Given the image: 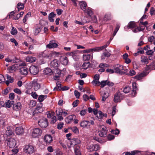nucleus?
Wrapping results in <instances>:
<instances>
[{"instance_id":"obj_1","label":"nucleus","mask_w":155,"mask_h":155,"mask_svg":"<svg viewBox=\"0 0 155 155\" xmlns=\"http://www.w3.org/2000/svg\"><path fill=\"white\" fill-rule=\"evenodd\" d=\"M42 104L40 103L39 104L37 105L35 110L33 111L32 113V118L33 119H36L37 118V117H35V116H37V114L38 113H41L43 111L42 107Z\"/></svg>"},{"instance_id":"obj_2","label":"nucleus","mask_w":155,"mask_h":155,"mask_svg":"<svg viewBox=\"0 0 155 155\" xmlns=\"http://www.w3.org/2000/svg\"><path fill=\"white\" fill-rule=\"evenodd\" d=\"M39 125L42 128H45L48 126V122L47 119L44 117H41L38 121Z\"/></svg>"},{"instance_id":"obj_3","label":"nucleus","mask_w":155,"mask_h":155,"mask_svg":"<svg viewBox=\"0 0 155 155\" xmlns=\"http://www.w3.org/2000/svg\"><path fill=\"white\" fill-rule=\"evenodd\" d=\"M24 151L27 154H31L34 152L35 149L33 146L30 145H27L25 146Z\"/></svg>"},{"instance_id":"obj_4","label":"nucleus","mask_w":155,"mask_h":155,"mask_svg":"<svg viewBox=\"0 0 155 155\" xmlns=\"http://www.w3.org/2000/svg\"><path fill=\"white\" fill-rule=\"evenodd\" d=\"M26 64L25 63H22L21 65L20 66L19 72L23 75H26L28 73V68L25 66Z\"/></svg>"},{"instance_id":"obj_5","label":"nucleus","mask_w":155,"mask_h":155,"mask_svg":"<svg viewBox=\"0 0 155 155\" xmlns=\"http://www.w3.org/2000/svg\"><path fill=\"white\" fill-rule=\"evenodd\" d=\"M42 133L41 130L39 128H35L33 130L32 133V136L34 138L40 136Z\"/></svg>"},{"instance_id":"obj_6","label":"nucleus","mask_w":155,"mask_h":155,"mask_svg":"<svg viewBox=\"0 0 155 155\" xmlns=\"http://www.w3.org/2000/svg\"><path fill=\"white\" fill-rule=\"evenodd\" d=\"M53 56V53L51 52L47 53L46 51H44L39 54V56L44 58H48L49 59L51 58Z\"/></svg>"},{"instance_id":"obj_7","label":"nucleus","mask_w":155,"mask_h":155,"mask_svg":"<svg viewBox=\"0 0 155 155\" xmlns=\"http://www.w3.org/2000/svg\"><path fill=\"white\" fill-rule=\"evenodd\" d=\"M80 126L84 128L88 129L90 128L91 123L89 121L83 120L81 122Z\"/></svg>"},{"instance_id":"obj_8","label":"nucleus","mask_w":155,"mask_h":155,"mask_svg":"<svg viewBox=\"0 0 155 155\" xmlns=\"http://www.w3.org/2000/svg\"><path fill=\"white\" fill-rule=\"evenodd\" d=\"M122 98V95L120 92L116 93L114 97V101L115 102H120Z\"/></svg>"},{"instance_id":"obj_9","label":"nucleus","mask_w":155,"mask_h":155,"mask_svg":"<svg viewBox=\"0 0 155 155\" xmlns=\"http://www.w3.org/2000/svg\"><path fill=\"white\" fill-rule=\"evenodd\" d=\"M29 70L31 74L34 75L37 74L39 71L38 68L35 65L31 66Z\"/></svg>"},{"instance_id":"obj_10","label":"nucleus","mask_w":155,"mask_h":155,"mask_svg":"<svg viewBox=\"0 0 155 155\" xmlns=\"http://www.w3.org/2000/svg\"><path fill=\"white\" fill-rule=\"evenodd\" d=\"M7 144L10 148L14 147L16 144V141L14 138H11L8 139Z\"/></svg>"},{"instance_id":"obj_11","label":"nucleus","mask_w":155,"mask_h":155,"mask_svg":"<svg viewBox=\"0 0 155 155\" xmlns=\"http://www.w3.org/2000/svg\"><path fill=\"white\" fill-rule=\"evenodd\" d=\"M32 86L35 91L38 90L40 88V84L38 83L37 79H34L32 82Z\"/></svg>"},{"instance_id":"obj_12","label":"nucleus","mask_w":155,"mask_h":155,"mask_svg":"<svg viewBox=\"0 0 155 155\" xmlns=\"http://www.w3.org/2000/svg\"><path fill=\"white\" fill-rule=\"evenodd\" d=\"M55 42V41L53 40L50 41L49 44L46 45V48H57L58 45Z\"/></svg>"},{"instance_id":"obj_13","label":"nucleus","mask_w":155,"mask_h":155,"mask_svg":"<svg viewBox=\"0 0 155 155\" xmlns=\"http://www.w3.org/2000/svg\"><path fill=\"white\" fill-rule=\"evenodd\" d=\"M123 68V66L119 64H117L115 65L114 68V70L116 73L120 74H122V72L121 71V69Z\"/></svg>"},{"instance_id":"obj_14","label":"nucleus","mask_w":155,"mask_h":155,"mask_svg":"<svg viewBox=\"0 0 155 155\" xmlns=\"http://www.w3.org/2000/svg\"><path fill=\"white\" fill-rule=\"evenodd\" d=\"M44 140L46 143H50L53 141V138L50 134H46L44 137Z\"/></svg>"},{"instance_id":"obj_15","label":"nucleus","mask_w":155,"mask_h":155,"mask_svg":"<svg viewBox=\"0 0 155 155\" xmlns=\"http://www.w3.org/2000/svg\"><path fill=\"white\" fill-rule=\"evenodd\" d=\"M42 28V26L41 25H36L34 31V35H38L41 31Z\"/></svg>"},{"instance_id":"obj_16","label":"nucleus","mask_w":155,"mask_h":155,"mask_svg":"<svg viewBox=\"0 0 155 155\" xmlns=\"http://www.w3.org/2000/svg\"><path fill=\"white\" fill-rule=\"evenodd\" d=\"M59 66V62L57 60H54L51 63V67L52 68H57Z\"/></svg>"},{"instance_id":"obj_17","label":"nucleus","mask_w":155,"mask_h":155,"mask_svg":"<svg viewBox=\"0 0 155 155\" xmlns=\"http://www.w3.org/2000/svg\"><path fill=\"white\" fill-rule=\"evenodd\" d=\"M80 140L78 138H74L72 139L71 140V145H75L80 143Z\"/></svg>"},{"instance_id":"obj_18","label":"nucleus","mask_w":155,"mask_h":155,"mask_svg":"<svg viewBox=\"0 0 155 155\" xmlns=\"http://www.w3.org/2000/svg\"><path fill=\"white\" fill-rule=\"evenodd\" d=\"M16 133L18 135H21L24 133V130L23 128L21 127H17L15 130Z\"/></svg>"},{"instance_id":"obj_19","label":"nucleus","mask_w":155,"mask_h":155,"mask_svg":"<svg viewBox=\"0 0 155 155\" xmlns=\"http://www.w3.org/2000/svg\"><path fill=\"white\" fill-rule=\"evenodd\" d=\"M21 107V105L20 102H18L13 105V108L15 110H19Z\"/></svg>"},{"instance_id":"obj_20","label":"nucleus","mask_w":155,"mask_h":155,"mask_svg":"<svg viewBox=\"0 0 155 155\" xmlns=\"http://www.w3.org/2000/svg\"><path fill=\"white\" fill-rule=\"evenodd\" d=\"M5 134L7 136H11L13 134V132L11 129V127L10 126L7 127L5 130Z\"/></svg>"},{"instance_id":"obj_21","label":"nucleus","mask_w":155,"mask_h":155,"mask_svg":"<svg viewBox=\"0 0 155 155\" xmlns=\"http://www.w3.org/2000/svg\"><path fill=\"white\" fill-rule=\"evenodd\" d=\"M56 14H54L53 12H51L49 14L48 20L51 22H53L54 21V18L55 17Z\"/></svg>"},{"instance_id":"obj_22","label":"nucleus","mask_w":155,"mask_h":155,"mask_svg":"<svg viewBox=\"0 0 155 155\" xmlns=\"http://www.w3.org/2000/svg\"><path fill=\"white\" fill-rule=\"evenodd\" d=\"M61 61L62 64L64 65H66L68 64V59L66 57H61Z\"/></svg>"},{"instance_id":"obj_23","label":"nucleus","mask_w":155,"mask_h":155,"mask_svg":"<svg viewBox=\"0 0 155 155\" xmlns=\"http://www.w3.org/2000/svg\"><path fill=\"white\" fill-rule=\"evenodd\" d=\"M146 70L148 71L150 70L155 69V62H153L151 64L146 68Z\"/></svg>"},{"instance_id":"obj_24","label":"nucleus","mask_w":155,"mask_h":155,"mask_svg":"<svg viewBox=\"0 0 155 155\" xmlns=\"http://www.w3.org/2000/svg\"><path fill=\"white\" fill-rule=\"evenodd\" d=\"M74 116L73 115H71L66 118L65 119V121L68 124L70 123L73 120Z\"/></svg>"},{"instance_id":"obj_25","label":"nucleus","mask_w":155,"mask_h":155,"mask_svg":"<svg viewBox=\"0 0 155 155\" xmlns=\"http://www.w3.org/2000/svg\"><path fill=\"white\" fill-rule=\"evenodd\" d=\"M80 8L83 11L86 9L87 6V3L84 1H82L80 2L79 3Z\"/></svg>"},{"instance_id":"obj_26","label":"nucleus","mask_w":155,"mask_h":155,"mask_svg":"<svg viewBox=\"0 0 155 155\" xmlns=\"http://www.w3.org/2000/svg\"><path fill=\"white\" fill-rule=\"evenodd\" d=\"M141 61L142 63L144 64H147L148 63V59L147 57L142 55L141 58Z\"/></svg>"},{"instance_id":"obj_27","label":"nucleus","mask_w":155,"mask_h":155,"mask_svg":"<svg viewBox=\"0 0 155 155\" xmlns=\"http://www.w3.org/2000/svg\"><path fill=\"white\" fill-rule=\"evenodd\" d=\"M107 133V131L100 130L98 131L99 135L102 137H106Z\"/></svg>"},{"instance_id":"obj_28","label":"nucleus","mask_w":155,"mask_h":155,"mask_svg":"<svg viewBox=\"0 0 155 155\" xmlns=\"http://www.w3.org/2000/svg\"><path fill=\"white\" fill-rule=\"evenodd\" d=\"M57 86L56 87H55L54 89V91H60L61 89L62 88L61 87V84H60V82L58 81L56 83Z\"/></svg>"},{"instance_id":"obj_29","label":"nucleus","mask_w":155,"mask_h":155,"mask_svg":"<svg viewBox=\"0 0 155 155\" xmlns=\"http://www.w3.org/2000/svg\"><path fill=\"white\" fill-rule=\"evenodd\" d=\"M26 61L30 63H33L36 60V58L35 57L32 56L27 57L26 59Z\"/></svg>"},{"instance_id":"obj_30","label":"nucleus","mask_w":155,"mask_h":155,"mask_svg":"<svg viewBox=\"0 0 155 155\" xmlns=\"http://www.w3.org/2000/svg\"><path fill=\"white\" fill-rule=\"evenodd\" d=\"M85 13H87L90 17L93 15V12L91 10V8H88L84 11Z\"/></svg>"},{"instance_id":"obj_31","label":"nucleus","mask_w":155,"mask_h":155,"mask_svg":"<svg viewBox=\"0 0 155 155\" xmlns=\"http://www.w3.org/2000/svg\"><path fill=\"white\" fill-rule=\"evenodd\" d=\"M136 26V24L134 21H131L127 25V27L129 28H134Z\"/></svg>"},{"instance_id":"obj_32","label":"nucleus","mask_w":155,"mask_h":155,"mask_svg":"<svg viewBox=\"0 0 155 155\" xmlns=\"http://www.w3.org/2000/svg\"><path fill=\"white\" fill-rule=\"evenodd\" d=\"M145 76V74L143 73H142L136 75L134 77L137 80H139Z\"/></svg>"},{"instance_id":"obj_33","label":"nucleus","mask_w":155,"mask_h":155,"mask_svg":"<svg viewBox=\"0 0 155 155\" xmlns=\"http://www.w3.org/2000/svg\"><path fill=\"white\" fill-rule=\"evenodd\" d=\"M14 103V101L7 100L5 102L6 106L8 108H10L12 107Z\"/></svg>"},{"instance_id":"obj_34","label":"nucleus","mask_w":155,"mask_h":155,"mask_svg":"<svg viewBox=\"0 0 155 155\" xmlns=\"http://www.w3.org/2000/svg\"><path fill=\"white\" fill-rule=\"evenodd\" d=\"M80 148L77 145L74 148V152L75 155H81V152L79 150Z\"/></svg>"},{"instance_id":"obj_35","label":"nucleus","mask_w":155,"mask_h":155,"mask_svg":"<svg viewBox=\"0 0 155 155\" xmlns=\"http://www.w3.org/2000/svg\"><path fill=\"white\" fill-rule=\"evenodd\" d=\"M90 65V64L89 62H84L82 66V68L84 69H86L89 67Z\"/></svg>"},{"instance_id":"obj_36","label":"nucleus","mask_w":155,"mask_h":155,"mask_svg":"<svg viewBox=\"0 0 155 155\" xmlns=\"http://www.w3.org/2000/svg\"><path fill=\"white\" fill-rule=\"evenodd\" d=\"M18 9V11L24 9V4L21 3H18L17 4Z\"/></svg>"},{"instance_id":"obj_37","label":"nucleus","mask_w":155,"mask_h":155,"mask_svg":"<svg viewBox=\"0 0 155 155\" xmlns=\"http://www.w3.org/2000/svg\"><path fill=\"white\" fill-rule=\"evenodd\" d=\"M47 97V95H41L39 96L38 100L40 102H41L43 101Z\"/></svg>"},{"instance_id":"obj_38","label":"nucleus","mask_w":155,"mask_h":155,"mask_svg":"<svg viewBox=\"0 0 155 155\" xmlns=\"http://www.w3.org/2000/svg\"><path fill=\"white\" fill-rule=\"evenodd\" d=\"M7 70L8 72L12 73L15 71L16 68L14 65H12L8 68Z\"/></svg>"},{"instance_id":"obj_39","label":"nucleus","mask_w":155,"mask_h":155,"mask_svg":"<svg viewBox=\"0 0 155 155\" xmlns=\"http://www.w3.org/2000/svg\"><path fill=\"white\" fill-rule=\"evenodd\" d=\"M91 56V54H83V58L84 61H88L90 59Z\"/></svg>"},{"instance_id":"obj_40","label":"nucleus","mask_w":155,"mask_h":155,"mask_svg":"<svg viewBox=\"0 0 155 155\" xmlns=\"http://www.w3.org/2000/svg\"><path fill=\"white\" fill-rule=\"evenodd\" d=\"M122 71H121L122 72V74H128L129 69L127 68L126 67H124L123 66V68H121Z\"/></svg>"},{"instance_id":"obj_41","label":"nucleus","mask_w":155,"mask_h":155,"mask_svg":"<svg viewBox=\"0 0 155 155\" xmlns=\"http://www.w3.org/2000/svg\"><path fill=\"white\" fill-rule=\"evenodd\" d=\"M131 90V88L130 87H125L124 88L123 91L125 94L128 93Z\"/></svg>"},{"instance_id":"obj_42","label":"nucleus","mask_w":155,"mask_h":155,"mask_svg":"<svg viewBox=\"0 0 155 155\" xmlns=\"http://www.w3.org/2000/svg\"><path fill=\"white\" fill-rule=\"evenodd\" d=\"M111 19V15L110 14H105L104 18V20L106 21L110 20Z\"/></svg>"},{"instance_id":"obj_43","label":"nucleus","mask_w":155,"mask_h":155,"mask_svg":"<svg viewBox=\"0 0 155 155\" xmlns=\"http://www.w3.org/2000/svg\"><path fill=\"white\" fill-rule=\"evenodd\" d=\"M71 130L74 133L78 134L79 133V130L76 127H74L71 128Z\"/></svg>"},{"instance_id":"obj_44","label":"nucleus","mask_w":155,"mask_h":155,"mask_svg":"<svg viewBox=\"0 0 155 155\" xmlns=\"http://www.w3.org/2000/svg\"><path fill=\"white\" fill-rule=\"evenodd\" d=\"M104 56L105 57H108L110 56V54L107 52H104L103 54V55L102 56H101V58L102 59H104Z\"/></svg>"},{"instance_id":"obj_45","label":"nucleus","mask_w":155,"mask_h":155,"mask_svg":"<svg viewBox=\"0 0 155 155\" xmlns=\"http://www.w3.org/2000/svg\"><path fill=\"white\" fill-rule=\"evenodd\" d=\"M17 31L15 28L13 27L11 30V33L12 35H15L17 34Z\"/></svg>"},{"instance_id":"obj_46","label":"nucleus","mask_w":155,"mask_h":155,"mask_svg":"<svg viewBox=\"0 0 155 155\" xmlns=\"http://www.w3.org/2000/svg\"><path fill=\"white\" fill-rule=\"evenodd\" d=\"M58 75H55L54 77V78L55 80H59L60 75L61 74V72L60 71L58 73Z\"/></svg>"},{"instance_id":"obj_47","label":"nucleus","mask_w":155,"mask_h":155,"mask_svg":"<svg viewBox=\"0 0 155 155\" xmlns=\"http://www.w3.org/2000/svg\"><path fill=\"white\" fill-rule=\"evenodd\" d=\"M108 94H107L106 93L104 92L103 94V95L102 97V101H105L106 99L108 97Z\"/></svg>"},{"instance_id":"obj_48","label":"nucleus","mask_w":155,"mask_h":155,"mask_svg":"<svg viewBox=\"0 0 155 155\" xmlns=\"http://www.w3.org/2000/svg\"><path fill=\"white\" fill-rule=\"evenodd\" d=\"M136 73L135 71L133 70H130V71H129L128 74H127L130 76H133L136 74Z\"/></svg>"},{"instance_id":"obj_49","label":"nucleus","mask_w":155,"mask_h":155,"mask_svg":"<svg viewBox=\"0 0 155 155\" xmlns=\"http://www.w3.org/2000/svg\"><path fill=\"white\" fill-rule=\"evenodd\" d=\"M120 27V25H117L116 26L114 32L113 33V37H114L116 34L117 31L119 29Z\"/></svg>"},{"instance_id":"obj_50","label":"nucleus","mask_w":155,"mask_h":155,"mask_svg":"<svg viewBox=\"0 0 155 155\" xmlns=\"http://www.w3.org/2000/svg\"><path fill=\"white\" fill-rule=\"evenodd\" d=\"M48 118H50L54 115V113L51 111H48L46 113Z\"/></svg>"},{"instance_id":"obj_51","label":"nucleus","mask_w":155,"mask_h":155,"mask_svg":"<svg viewBox=\"0 0 155 155\" xmlns=\"http://www.w3.org/2000/svg\"><path fill=\"white\" fill-rule=\"evenodd\" d=\"M93 84L94 85H100V82L99 81V80H93L92 81Z\"/></svg>"},{"instance_id":"obj_52","label":"nucleus","mask_w":155,"mask_h":155,"mask_svg":"<svg viewBox=\"0 0 155 155\" xmlns=\"http://www.w3.org/2000/svg\"><path fill=\"white\" fill-rule=\"evenodd\" d=\"M107 81H103L100 83V85H101V87H103L107 85Z\"/></svg>"},{"instance_id":"obj_53","label":"nucleus","mask_w":155,"mask_h":155,"mask_svg":"<svg viewBox=\"0 0 155 155\" xmlns=\"http://www.w3.org/2000/svg\"><path fill=\"white\" fill-rule=\"evenodd\" d=\"M57 118L56 116H53L51 119V124H53L55 123L57 121Z\"/></svg>"},{"instance_id":"obj_54","label":"nucleus","mask_w":155,"mask_h":155,"mask_svg":"<svg viewBox=\"0 0 155 155\" xmlns=\"http://www.w3.org/2000/svg\"><path fill=\"white\" fill-rule=\"evenodd\" d=\"M52 72V70L48 68H46L45 70V73L46 74H49L51 73Z\"/></svg>"},{"instance_id":"obj_55","label":"nucleus","mask_w":155,"mask_h":155,"mask_svg":"<svg viewBox=\"0 0 155 155\" xmlns=\"http://www.w3.org/2000/svg\"><path fill=\"white\" fill-rule=\"evenodd\" d=\"M111 132L112 134L117 135L119 133L120 131L118 130L117 129L115 130H112Z\"/></svg>"},{"instance_id":"obj_56","label":"nucleus","mask_w":155,"mask_h":155,"mask_svg":"<svg viewBox=\"0 0 155 155\" xmlns=\"http://www.w3.org/2000/svg\"><path fill=\"white\" fill-rule=\"evenodd\" d=\"M6 77H7V79L10 81V83H12L13 82V79L10 76L7 74L6 75Z\"/></svg>"},{"instance_id":"obj_57","label":"nucleus","mask_w":155,"mask_h":155,"mask_svg":"<svg viewBox=\"0 0 155 155\" xmlns=\"http://www.w3.org/2000/svg\"><path fill=\"white\" fill-rule=\"evenodd\" d=\"M78 51H73L71 52L69 54V55L72 57H74L77 54Z\"/></svg>"},{"instance_id":"obj_58","label":"nucleus","mask_w":155,"mask_h":155,"mask_svg":"<svg viewBox=\"0 0 155 155\" xmlns=\"http://www.w3.org/2000/svg\"><path fill=\"white\" fill-rule=\"evenodd\" d=\"M98 113L99 115H98L97 117L98 118L101 119L104 117V114L101 111H99Z\"/></svg>"},{"instance_id":"obj_59","label":"nucleus","mask_w":155,"mask_h":155,"mask_svg":"<svg viewBox=\"0 0 155 155\" xmlns=\"http://www.w3.org/2000/svg\"><path fill=\"white\" fill-rule=\"evenodd\" d=\"M100 149V147L99 146L98 144L94 145V151H97V150H99Z\"/></svg>"},{"instance_id":"obj_60","label":"nucleus","mask_w":155,"mask_h":155,"mask_svg":"<svg viewBox=\"0 0 155 155\" xmlns=\"http://www.w3.org/2000/svg\"><path fill=\"white\" fill-rule=\"evenodd\" d=\"M31 96L35 99H37L38 97V95L36 92H32L31 93Z\"/></svg>"},{"instance_id":"obj_61","label":"nucleus","mask_w":155,"mask_h":155,"mask_svg":"<svg viewBox=\"0 0 155 155\" xmlns=\"http://www.w3.org/2000/svg\"><path fill=\"white\" fill-rule=\"evenodd\" d=\"M5 81L4 76L2 74H0V83H4Z\"/></svg>"},{"instance_id":"obj_62","label":"nucleus","mask_w":155,"mask_h":155,"mask_svg":"<svg viewBox=\"0 0 155 155\" xmlns=\"http://www.w3.org/2000/svg\"><path fill=\"white\" fill-rule=\"evenodd\" d=\"M86 109H84L80 111V114L81 116H83L86 113Z\"/></svg>"},{"instance_id":"obj_63","label":"nucleus","mask_w":155,"mask_h":155,"mask_svg":"<svg viewBox=\"0 0 155 155\" xmlns=\"http://www.w3.org/2000/svg\"><path fill=\"white\" fill-rule=\"evenodd\" d=\"M107 138L109 140H111L114 138V136L112 134H109L107 135Z\"/></svg>"},{"instance_id":"obj_64","label":"nucleus","mask_w":155,"mask_h":155,"mask_svg":"<svg viewBox=\"0 0 155 155\" xmlns=\"http://www.w3.org/2000/svg\"><path fill=\"white\" fill-rule=\"evenodd\" d=\"M150 13L151 15H155V10L152 7L151 8L150 11Z\"/></svg>"}]
</instances>
